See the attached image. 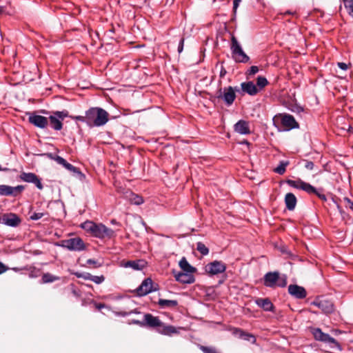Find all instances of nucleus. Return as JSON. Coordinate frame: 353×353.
<instances>
[{"instance_id": "09e8293b", "label": "nucleus", "mask_w": 353, "mask_h": 353, "mask_svg": "<svg viewBox=\"0 0 353 353\" xmlns=\"http://www.w3.org/2000/svg\"><path fill=\"white\" fill-rule=\"evenodd\" d=\"M44 213L43 212H34L30 216V219L33 221H37L41 219L44 216Z\"/></svg>"}, {"instance_id": "a211bd4d", "label": "nucleus", "mask_w": 353, "mask_h": 353, "mask_svg": "<svg viewBox=\"0 0 353 353\" xmlns=\"http://www.w3.org/2000/svg\"><path fill=\"white\" fill-rule=\"evenodd\" d=\"M288 293L298 299H303L307 296L306 290L303 287L296 284H290L288 286Z\"/></svg>"}, {"instance_id": "f257e3e1", "label": "nucleus", "mask_w": 353, "mask_h": 353, "mask_svg": "<svg viewBox=\"0 0 353 353\" xmlns=\"http://www.w3.org/2000/svg\"><path fill=\"white\" fill-rule=\"evenodd\" d=\"M128 324L152 329L158 333L166 336H172L179 333L176 327L171 325H166L158 316H154L150 313L144 314L142 320L132 319L128 322Z\"/></svg>"}, {"instance_id": "69168bd1", "label": "nucleus", "mask_w": 353, "mask_h": 353, "mask_svg": "<svg viewBox=\"0 0 353 353\" xmlns=\"http://www.w3.org/2000/svg\"><path fill=\"white\" fill-rule=\"evenodd\" d=\"M269 92H270V97H272V98H276L277 97V95L275 93H272V90H270Z\"/></svg>"}, {"instance_id": "6e6552de", "label": "nucleus", "mask_w": 353, "mask_h": 353, "mask_svg": "<svg viewBox=\"0 0 353 353\" xmlns=\"http://www.w3.org/2000/svg\"><path fill=\"white\" fill-rule=\"evenodd\" d=\"M231 50L232 57L236 63H247L249 61L250 57L243 52L234 36H232L231 38Z\"/></svg>"}, {"instance_id": "4c0bfd02", "label": "nucleus", "mask_w": 353, "mask_h": 353, "mask_svg": "<svg viewBox=\"0 0 353 353\" xmlns=\"http://www.w3.org/2000/svg\"><path fill=\"white\" fill-rule=\"evenodd\" d=\"M239 331L241 333L240 337L242 338L243 339L248 341H251L252 343H254L256 341V339H255L254 336H253L252 334H250L249 333H245L243 331H242L241 330H239Z\"/></svg>"}, {"instance_id": "774afa93", "label": "nucleus", "mask_w": 353, "mask_h": 353, "mask_svg": "<svg viewBox=\"0 0 353 353\" xmlns=\"http://www.w3.org/2000/svg\"><path fill=\"white\" fill-rule=\"evenodd\" d=\"M349 208L353 211V201L350 203V205H349Z\"/></svg>"}, {"instance_id": "a18cd8bd", "label": "nucleus", "mask_w": 353, "mask_h": 353, "mask_svg": "<svg viewBox=\"0 0 353 353\" xmlns=\"http://www.w3.org/2000/svg\"><path fill=\"white\" fill-rule=\"evenodd\" d=\"M323 192V189L321 188L316 190V193H315L314 195H316L319 199H320L323 201H326L327 197H326L325 194L322 193Z\"/></svg>"}, {"instance_id": "4d7b16f0", "label": "nucleus", "mask_w": 353, "mask_h": 353, "mask_svg": "<svg viewBox=\"0 0 353 353\" xmlns=\"http://www.w3.org/2000/svg\"><path fill=\"white\" fill-rule=\"evenodd\" d=\"M241 1V0H234L233 1V12H234V14L236 12V9H237Z\"/></svg>"}, {"instance_id": "f704fd0d", "label": "nucleus", "mask_w": 353, "mask_h": 353, "mask_svg": "<svg viewBox=\"0 0 353 353\" xmlns=\"http://www.w3.org/2000/svg\"><path fill=\"white\" fill-rule=\"evenodd\" d=\"M343 3L349 15L353 18V0H343Z\"/></svg>"}, {"instance_id": "e433bc0d", "label": "nucleus", "mask_w": 353, "mask_h": 353, "mask_svg": "<svg viewBox=\"0 0 353 353\" xmlns=\"http://www.w3.org/2000/svg\"><path fill=\"white\" fill-rule=\"evenodd\" d=\"M196 250L203 256H205V255L208 254V253H209V249L202 242L196 243Z\"/></svg>"}, {"instance_id": "13d9d810", "label": "nucleus", "mask_w": 353, "mask_h": 353, "mask_svg": "<svg viewBox=\"0 0 353 353\" xmlns=\"http://www.w3.org/2000/svg\"><path fill=\"white\" fill-rule=\"evenodd\" d=\"M337 65H338L339 68L343 70H346L348 68L347 65L343 62H339L337 63Z\"/></svg>"}, {"instance_id": "bb28decb", "label": "nucleus", "mask_w": 353, "mask_h": 353, "mask_svg": "<svg viewBox=\"0 0 353 353\" xmlns=\"http://www.w3.org/2000/svg\"><path fill=\"white\" fill-rule=\"evenodd\" d=\"M58 159V163L63 165L65 169H67L68 170L70 171V172H72L74 173H79V169L75 166H74L73 165H72L71 163H69L68 162H67V161L63 159V157H61V159Z\"/></svg>"}, {"instance_id": "9d476101", "label": "nucleus", "mask_w": 353, "mask_h": 353, "mask_svg": "<svg viewBox=\"0 0 353 353\" xmlns=\"http://www.w3.org/2000/svg\"><path fill=\"white\" fill-rule=\"evenodd\" d=\"M311 305L318 307L325 314H330L334 312L335 306L332 301L323 296L316 297Z\"/></svg>"}, {"instance_id": "6ab92c4d", "label": "nucleus", "mask_w": 353, "mask_h": 353, "mask_svg": "<svg viewBox=\"0 0 353 353\" xmlns=\"http://www.w3.org/2000/svg\"><path fill=\"white\" fill-rule=\"evenodd\" d=\"M234 130L236 132L241 134H250L249 122L241 119L234 125Z\"/></svg>"}, {"instance_id": "39448f33", "label": "nucleus", "mask_w": 353, "mask_h": 353, "mask_svg": "<svg viewBox=\"0 0 353 353\" xmlns=\"http://www.w3.org/2000/svg\"><path fill=\"white\" fill-rule=\"evenodd\" d=\"M274 125L277 126V123H280L285 130L289 131L292 129L299 128V123L295 120L294 117L288 114H279L275 115L272 118Z\"/></svg>"}, {"instance_id": "393cba45", "label": "nucleus", "mask_w": 353, "mask_h": 353, "mask_svg": "<svg viewBox=\"0 0 353 353\" xmlns=\"http://www.w3.org/2000/svg\"><path fill=\"white\" fill-rule=\"evenodd\" d=\"M179 267L182 270V271L187 272H196V268L192 266L188 261H187L185 257H182L179 263Z\"/></svg>"}, {"instance_id": "58836bf2", "label": "nucleus", "mask_w": 353, "mask_h": 353, "mask_svg": "<svg viewBox=\"0 0 353 353\" xmlns=\"http://www.w3.org/2000/svg\"><path fill=\"white\" fill-rule=\"evenodd\" d=\"M53 113L57 115L62 121L66 117H70L71 119L72 115H69V112L66 110H63L62 111H55Z\"/></svg>"}, {"instance_id": "2eb2a0df", "label": "nucleus", "mask_w": 353, "mask_h": 353, "mask_svg": "<svg viewBox=\"0 0 353 353\" xmlns=\"http://www.w3.org/2000/svg\"><path fill=\"white\" fill-rule=\"evenodd\" d=\"M25 189L22 185H19L16 187H12L8 185H0V195L1 196H17Z\"/></svg>"}, {"instance_id": "052dcab7", "label": "nucleus", "mask_w": 353, "mask_h": 353, "mask_svg": "<svg viewBox=\"0 0 353 353\" xmlns=\"http://www.w3.org/2000/svg\"><path fill=\"white\" fill-rule=\"evenodd\" d=\"M343 200L344 201L347 203V205H345L346 208H349V205H350V203L352 202L350 199H349L348 197H344L343 198Z\"/></svg>"}, {"instance_id": "6e6d98bb", "label": "nucleus", "mask_w": 353, "mask_h": 353, "mask_svg": "<svg viewBox=\"0 0 353 353\" xmlns=\"http://www.w3.org/2000/svg\"><path fill=\"white\" fill-rule=\"evenodd\" d=\"M8 270V267H7L5 264L0 261V274L4 273Z\"/></svg>"}, {"instance_id": "4be33fe9", "label": "nucleus", "mask_w": 353, "mask_h": 353, "mask_svg": "<svg viewBox=\"0 0 353 353\" xmlns=\"http://www.w3.org/2000/svg\"><path fill=\"white\" fill-rule=\"evenodd\" d=\"M147 263L144 260L128 261L125 263V268H131L134 270H142L146 267Z\"/></svg>"}, {"instance_id": "8fccbe9b", "label": "nucleus", "mask_w": 353, "mask_h": 353, "mask_svg": "<svg viewBox=\"0 0 353 353\" xmlns=\"http://www.w3.org/2000/svg\"><path fill=\"white\" fill-rule=\"evenodd\" d=\"M184 41H185V38L183 37H181V39L179 41L178 49H177V51L179 54L183 52V46H184Z\"/></svg>"}, {"instance_id": "338daca9", "label": "nucleus", "mask_w": 353, "mask_h": 353, "mask_svg": "<svg viewBox=\"0 0 353 353\" xmlns=\"http://www.w3.org/2000/svg\"><path fill=\"white\" fill-rule=\"evenodd\" d=\"M9 170H10V169H8L7 168H2L1 165H0V171L8 172Z\"/></svg>"}, {"instance_id": "dca6fc26", "label": "nucleus", "mask_w": 353, "mask_h": 353, "mask_svg": "<svg viewBox=\"0 0 353 353\" xmlns=\"http://www.w3.org/2000/svg\"><path fill=\"white\" fill-rule=\"evenodd\" d=\"M19 179L23 181L34 184L39 190L43 188L41 179L33 172H22L19 175Z\"/></svg>"}, {"instance_id": "c756f323", "label": "nucleus", "mask_w": 353, "mask_h": 353, "mask_svg": "<svg viewBox=\"0 0 353 353\" xmlns=\"http://www.w3.org/2000/svg\"><path fill=\"white\" fill-rule=\"evenodd\" d=\"M301 190L305 192L308 194H315L318 189L312 185L310 183L303 181V184L301 186Z\"/></svg>"}, {"instance_id": "3c124183", "label": "nucleus", "mask_w": 353, "mask_h": 353, "mask_svg": "<svg viewBox=\"0 0 353 353\" xmlns=\"http://www.w3.org/2000/svg\"><path fill=\"white\" fill-rule=\"evenodd\" d=\"M91 303H93L95 308L100 310H101L102 308H105L106 307V305L103 303H97L94 300H92L91 301Z\"/></svg>"}, {"instance_id": "a19ab883", "label": "nucleus", "mask_w": 353, "mask_h": 353, "mask_svg": "<svg viewBox=\"0 0 353 353\" xmlns=\"http://www.w3.org/2000/svg\"><path fill=\"white\" fill-rule=\"evenodd\" d=\"M199 349L203 352V353H219L217 352L215 347H208V346H204V345H200Z\"/></svg>"}, {"instance_id": "37998d69", "label": "nucleus", "mask_w": 353, "mask_h": 353, "mask_svg": "<svg viewBox=\"0 0 353 353\" xmlns=\"http://www.w3.org/2000/svg\"><path fill=\"white\" fill-rule=\"evenodd\" d=\"M86 263L88 265H92L94 268H97L101 266H102V263L99 262L98 261H96L93 259H89L86 261Z\"/></svg>"}, {"instance_id": "0e129e2a", "label": "nucleus", "mask_w": 353, "mask_h": 353, "mask_svg": "<svg viewBox=\"0 0 353 353\" xmlns=\"http://www.w3.org/2000/svg\"><path fill=\"white\" fill-rule=\"evenodd\" d=\"M285 14H292V15H297L296 12L286 11Z\"/></svg>"}, {"instance_id": "bf43d9fd", "label": "nucleus", "mask_w": 353, "mask_h": 353, "mask_svg": "<svg viewBox=\"0 0 353 353\" xmlns=\"http://www.w3.org/2000/svg\"><path fill=\"white\" fill-rule=\"evenodd\" d=\"M226 74H227V71H226L225 68L223 67V65H222L221 67V70H220V77L223 78Z\"/></svg>"}, {"instance_id": "5fc2aeb1", "label": "nucleus", "mask_w": 353, "mask_h": 353, "mask_svg": "<svg viewBox=\"0 0 353 353\" xmlns=\"http://www.w3.org/2000/svg\"><path fill=\"white\" fill-rule=\"evenodd\" d=\"M256 303L261 307L265 308V299H258L256 300Z\"/></svg>"}, {"instance_id": "4468645a", "label": "nucleus", "mask_w": 353, "mask_h": 353, "mask_svg": "<svg viewBox=\"0 0 353 353\" xmlns=\"http://www.w3.org/2000/svg\"><path fill=\"white\" fill-rule=\"evenodd\" d=\"M0 223L12 228L19 226L21 223V219L15 213H5L0 218Z\"/></svg>"}, {"instance_id": "7c9ffc66", "label": "nucleus", "mask_w": 353, "mask_h": 353, "mask_svg": "<svg viewBox=\"0 0 353 353\" xmlns=\"http://www.w3.org/2000/svg\"><path fill=\"white\" fill-rule=\"evenodd\" d=\"M286 108L290 110V111L300 114L301 112L304 111V109L303 107L299 105L298 104L293 103V102H288L286 103Z\"/></svg>"}, {"instance_id": "a878e982", "label": "nucleus", "mask_w": 353, "mask_h": 353, "mask_svg": "<svg viewBox=\"0 0 353 353\" xmlns=\"http://www.w3.org/2000/svg\"><path fill=\"white\" fill-rule=\"evenodd\" d=\"M157 303L161 308L169 307L174 308L178 305V301L176 300H167L159 299Z\"/></svg>"}, {"instance_id": "603ef678", "label": "nucleus", "mask_w": 353, "mask_h": 353, "mask_svg": "<svg viewBox=\"0 0 353 353\" xmlns=\"http://www.w3.org/2000/svg\"><path fill=\"white\" fill-rule=\"evenodd\" d=\"M305 161V168L307 170H312L314 168V164L312 161L308 160H303Z\"/></svg>"}, {"instance_id": "423d86ee", "label": "nucleus", "mask_w": 353, "mask_h": 353, "mask_svg": "<svg viewBox=\"0 0 353 353\" xmlns=\"http://www.w3.org/2000/svg\"><path fill=\"white\" fill-rule=\"evenodd\" d=\"M236 94L234 88L232 86L225 87L223 90L219 88L216 95L211 97L210 100L215 102L216 99H222L226 105L230 106L236 99Z\"/></svg>"}, {"instance_id": "5701e85b", "label": "nucleus", "mask_w": 353, "mask_h": 353, "mask_svg": "<svg viewBox=\"0 0 353 353\" xmlns=\"http://www.w3.org/2000/svg\"><path fill=\"white\" fill-rule=\"evenodd\" d=\"M268 311L272 312L274 314V318L277 320L283 316L282 311L280 310H277L270 300L266 298V312Z\"/></svg>"}, {"instance_id": "72a5a7b5", "label": "nucleus", "mask_w": 353, "mask_h": 353, "mask_svg": "<svg viewBox=\"0 0 353 353\" xmlns=\"http://www.w3.org/2000/svg\"><path fill=\"white\" fill-rule=\"evenodd\" d=\"M284 182L293 188L301 190L303 181L299 178L296 180L286 179Z\"/></svg>"}, {"instance_id": "aec40b11", "label": "nucleus", "mask_w": 353, "mask_h": 353, "mask_svg": "<svg viewBox=\"0 0 353 353\" xmlns=\"http://www.w3.org/2000/svg\"><path fill=\"white\" fill-rule=\"evenodd\" d=\"M284 201L286 208L290 211H292L296 205L297 199L293 193L288 192L285 196Z\"/></svg>"}, {"instance_id": "9b49d317", "label": "nucleus", "mask_w": 353, "mask_h": 353, "mask_svg": "<svg viewBox=\"0 0 353 353\" xmlns=\"http://www.w3.org/2000/svg\"><path fill=\"white\" fill-rule=\"evenodd\" d=\"M158 284H154L153 281L151 278L145 279L141 284L135 290L137 295L138 296H143L152 292L157 291L158 290Z\"/></svg>"}, {"instance_id": "1a4fd4ad", "label": "nucleus", "mask_w": 353, "mask_h": 353, "mask_svg": "<svg viewBox=\"0 0 353 353\" xmlns=\"http://www.w3.org/2000/svg\"><path fill=\"white\" fill-rule=\"evenodd\" d=\"M256 85H254L252 81H247L243 82L241 86L243 92L251 96L255 95L261 89L265 88V77H258Z\"/></svg>"}, {"instance_id": "680f3d73", "label": "nucleus", "mask_w": 353, "mask_h": 353, "mask_svg": "<svg viewBox=\"0 0 353 353\" xmlns=\"http://www.w3.org/2000/svg\"><path fill=\"white\" fill-rule=\"evenodd\" d=\"M110 223L112 224V225H121V223L119 222H118L116 219H112L110 221Z\"/></svg>"}, {"instance_id": "864d4df0", "label": "nucleus", "mask_w": 353, "mask_h": 353, "mask_svg": "<svg viewBox=\"0 0 353 353\" xmlns=\"http://www.w3.org/2000/svg\"><path fill=\"white\" fill-rule=\"evenodd\" d=\"M72 287V293L74 296L79 297L81 296V292L79 290H77L74 284H71Z\"/></svg>"}, {"instance_id": "de8ad7c7", "label": "nucleus", "mask_w": 353, "mask_h": 353, "mask_svg": "<svg viewBox=\"0 0 353 353\" xmlns=\"http://www.w3.org/2000/svg\"><path fill=\"white\" fill-rule=\"evenodd\" d=\"M279 249L281 251V252L283 254H286L288 256L292 255L291 252L288 249V247L284 244H281Z\"/></svg>"}, {"instance_id": "7ed1b4c3", "label": "nucleus", "mask_w": 353, "mask_h": 353, "mask_svg": "<svg viewBox=\"0 0 353 353\" xmlns=\"http://www.w3.org/2000/svg\"><path fill=\"white\" fill-rule=\"evenodd\" d=\"M81 228L91 236L103 239H112L115 236L114 231L103 223H97L92 221H85L81 224Z\"/></svg>"}, {"instance_id": "c85d7f7f", "label": "nucleus", "mask_w": 353, "mask_h": 353, "mask_svg": "<svg viewBox=\"0 0 353 353\" xmlns=\"http://www.w3.org/2000/svg\"><path fill=\"white\" fill-rule=\"evenodd\" d=\"M60 280V277L54 276L49 272L44 273L41 276V283H49Z\"/></svg>"}, {"instance_id": "f8f14e48", "label": "nucleus", "mask_w": 353, "mask_h": 353, "mask_svg": "<svg viewBox=\"0 0 353 353\" xmlns=\"http://www.w3.org/2000/svg\"><path fill=\"white\" fill-rule=\"evenodd\" d=\"M226 268V265L223 262L221 261H214L205 266V271L208 274L213 276L224 272Z\"/></svg>"}, {"instance_id": "79ce46f5", "label": "nucleus", "mask_w": 353, "mask_h": 353, "mask_svg": "<svg viewBox=\"0 0 353 353\" xmlns=\"http://www.w3.org/2000/svg\"><path fill=\"white\" fill-rule=\"evenodd\" d=\"M90 281H93L94 283H95L97 284H101V283H103L105 281V276L103 275H101V276L92 275V278H91Z\"/></svg>"}, {"instance_id": "49530a36", "label": "nucleus", "mask_w": 353, "mask_h": 353, "mask_svg": "<svg viewBox=\"0 0 353 353\" xmlns=\"http://www.w3.org/2000/svg\"><path fill=\"white\" fill-rule=\"evenodd\" d=\"M259 72V68L256 65H252L250 68V69L246 72L247 77L252 76L255 74Z\"/></svg>"}, {"instance_id": "0eeeda50", "label": "nucleus", "mask_w": 353, "mask_h": 353, "mask_svg": "<svg viewBox=\"0 0 353 353\" xmlns=\"http://www.w3.org/2000/svg\"><path fill=\"white\" fill-rule=\"evenodd\" d=\"M57 246L62 247L70 251L81 252L86 249V245L81 238L74 237L61 240L56 243Z\"/></svg>"}, {"instance_id": "f03ea898", "label": "nucleus", "mask_w": 353, "mask_h": 353, "mask_svg": "<svg viewBox=\"0 0 353 353\" xmlns=\"http://www.w3.org/2000/svg\"><path fill=\"white\" fill-rule=\"evenodd\" d=\"M71 119L85 123L89 128L101 127L109 121V113L102 108L92 107L85 111L84 116L71 117Z\"/></svg>"}, {"instance_id": "412c9836", "label": "nucleus", "mask_w": 353, "mask_h": 353, "mask_svg": "<svg viewBox=\"0 0 353 353\" xmlns=\"http://www.w3.org/2000/svg\"><path fill=\"white\" fill-rule=\"evenodd\" d=\"M48 119L50 127L53 130L59 131L63 128V121L53 112L52 114L50 115Z\"/></svg>"}, {"instance_id": "2f4dec72", "label": "nucleus", "mask_w": 353, "mask_h": 353, "mask_svg": "<svg viewBox=\"0 0 353 353\" xmlns=\"http://www.w3.org/2000/svg\"><path fill=\"white\" fill-rule=\"evenodd\" d=\"M129 201L130 203L137 205H141L143 203V199L142 198V196L136 194L133 192L130 193Z\"/></svg>"}, {"instance_id": "c03bdc74", "label": "nucleus", "mask_w": 353, "mask_h": 353, "mask_svg": "<svg viewBox=\"0 0 353 353\" xmlns=\"http://www.w3.org/2000/svg\"><path fill=\"white\" fill-rule=\"evenodd\" d=\"M41 156H46L48 158H49L50 159L55 161L57 163H58V159H57L58 158L59 159L61 158V157H60V156H59L57 154H54L51 153V152H47V153L41 154Z\"/></svg>"}, {"instance_id": "ddd939ff", "label": "nucleus", "mask_w": 353, "mask_h": 353, "mask_svg": "<svg viewBox=\"0 0 353 353\" xmlns=\"http://www.w3.org/2000/svg\"><path fill=\"white\" fill-rule=\"evenodd\" d=\"M194 272H187L184 271L179 272L174 269L172 270V274L175 280L183 284H191L194 283L195 277L192 274Z\"/></svg>"}, {"instance_id": "473e14b6", "label": "nucleus", "mask_w": 353, "mask_h": 353, "mask_svg": "<svg viewBox=\"0 0 353 353\" xmlns=\"http://www.w3.org/2000/svg\"><path fill=\"white\" fill-rule=\"evenodd\" d=\"M324 343H329L330 347L332 348H336L339 351L342 350L341 344L334 338L330 336V335L327 336V339Z\"/></svg>"}, {"instance_id": "b1692460", "label": "nucleus", "mask_w": 353, "mask_h": 353, "mask_svg": "<svg viewBox=\"0 0 353 353\" xmlns=\"http://www.w3.org/2000/svg\"><path fill=\"white\" fill-rule=\"evenodd\" d=\"M312 333L315 340L325 342L327 339L328 334L324 333L321 328L316 327L312 329Z\"/></svg>"}, {"instance_id": "f3484780", "label": "nucleus", "mask_w": 353, "mask_h": 353, "mask_svg": "<svg viewBox=\"0 0 353 353\" xmlns=\"http://www.w3.org/2000/svg\"><path fill=\"white\" fill-rule=\"evenodd\" d=\"M28 121L39 128H46L48 125V118L36 114L34 112L29 113Z\"/></svg>"}, {"instance_id": "cd10ccee", "label": "nucleus", "mask_w": 353, "mask_h": 353, "mask_svg": "<svg viewBox=\"0 0 353 353\" xmlns=\"http://www.w3.org/2000/svg\"><path fill=\"white\" fill-rule=\"evenodd\" d=\"M290 165L289 161H281L277 167L273 169V172L279 174L283 175L286 172V168Z\"/></svg>"}, {"instance_id": "20e7f679", "label": "nucleus", "mask_w": 353, "mask_h": 353, "mask_svg": "<svg viewBox=\"0 0 353 353\" xmlns=\"http://www.w3.org/2000/svg\"><path fill=\"white\" fill-rule=\"evenodd\" d=\"M288 283V277L285 274H281L278 271L266 273V287L275 289L285 288Z\"/></svg>"}, {"instance_id": "c9c22d12", "label": "nucleus", "mask_w": 353, "mask_h": 353, "mask_svg": "<svg viewBox=\"0 0 353 353\" xmlns=\"http://www.w3.org/2000/svg\"><path fill=\"white\" fill-rule=\"evenodd\" d=\"M114 314L117 316H127L130 315L131 314H141V312L138 310V309L132 310L129 312L125 311H114Z\"/></svg>"}, {"instance_id": "ea45409f", "label": "nucleus", "mask_w": 353, "mask_h": 353, "mask_svg": "<svg viewBox=\"0 0 353 353\" xmlns=\"http://www.w3.org/2000/svg\"><path fill=\"white\" fill-rule=\"evenodd\" d=\"M73 274L77 277V278H81V279H83L84 280H91V278H92V274L90 273H88V272H74Z\"/></svg>"}, {"instance_id": "e2e57ef3", "label": "nucleus", "mask_w": 353, "mask_h": 353, "mask_svg": "<svg viewBox=\"0 0 353 353\" xmlns=\"http://www.w3.org/2000/svg\"><path fill=\"white\" fill-rule=\"evenodd\" d=\"M337 208H338V210H339V212H340L341 214L344 213V210L342 209V208H341V206L340 205V204H337Z\"/></svg>"}]
</instances>
